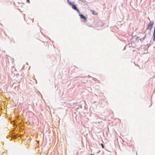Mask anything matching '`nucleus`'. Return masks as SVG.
<instances>
[{
  "mask_svg": "<svg viewBox=\"0 0 155 155\" xmlns=\"http://www.w3.org/2000/svg\"><path fill=\"white\" fill-rule=\"evenodd\" d=\"M91 12L94 15H96L97 14V13L95 11L91 10Z\"/></svg>",
  "mask_w": 155,
  "mask_h": 155,
  "instance_id": "20e7f679",
  "label": "nucleus"
},
{
  "mask_svg": "<svg viewBox=\"0 0 155 155\" xmlns=\"http://www.w3.org/2000/svg\"><path fill=\"white\" fill-rule=\"evenodd\" d=\"M101 147H102V148H104V145H103V144L102 143H101Z\"/></svg>",
  "mask_w": 155,
  "mask_h": 155,
  "instance_id": "39448f33",
  "label": "nucleus"
},
{
  "mask_svg": "<svg viewBox=\"0 0 155 155\" xmlns=\"http://www.w3.org/2000/svg\"><path fill=\"white\" fill-rule=\"evenodd\" d=\"M69 5L72 6V8L74 10L78 11L77 8L74 5V2H69Z\"/></svg>",
  "mask_w": 155,
  "mask_h": 155,
  "instance_id": "f03ea898",
  "label": "nucleus"
},
{
  "mask_svg": "<svg viewBox=\"0 0 155 155\" xmlns=\"http://www.w3.org/2000/svg\"><path fill=\"white\" fill-rule=\"evenodd\" d=\"M67 1L68 2V3H69V2H69V0H67Z\"/></svg>",
  "mask_w": 155,
  "mask_h": 155,
  "instance_id": "423d86ee",
  "label": "nucleus"
},
{
  "mask_svg": "<svg viewBox=\"0 0 155 155\" xmlns=\"http://www.w3.org/2000/svg\"><path fill=\"white\" fill-rule=\"evenodd\" d=\"M153 22L150 21L148 25L147 29L151 30L153 27Z\"/></svg>",
  "mask_w": 155,
  "mask_h": 155,
  "instance_id": "f257e3e1",
  "label": "nucleus"
},
{
  "mask_svg": "<svg viewBox=\"0 0 155 155\" xmlns=\"http://www.w3.org/2000/svg\"><path fill=\"white\" fill-rule=\"evenodd\" d=\"M27 1V2L28 3H29V0H26Z\"/></svg>",
  "mask_w": 155,
  "mask_h": 155,
  "instance_id": "0eeeda50",
  "label": "nucleus"
},
{
  "mask_svg": "<svg viewBox=\"0 0 155 155\" xmlns=\"http://www.w3.org/2000/svg\"><path fill=\"white\" fill-rule=\"evenodd\" d=\"M79 15L80 17V18L83 19V21L84 22H86V18L84 15L82 14H79Z\"/></svg>",
  "mask_w": 155,
  "mask_h": 155,
  "instance_id": "7ed1b4c3",
  "label": "nucleus"
},
{
  "mask_svg": "<svg viewBox=\"0 0 155 155\" xmlns=\"http://www.w3.org/2000/svg\"><path fill=\"white\" fill-rule=\"evenodd\" d=\"M90 155H93V154H91Z\"/></svg>",
  "mask_w": 155,
  "mask_h": 155,
  "instance_id": "6e6552de",
  "label": "nucleus"
}]
</instances>
